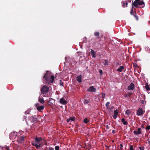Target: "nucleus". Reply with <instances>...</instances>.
<instances>
[{
	"label": "nucleus",
	"mask_w": 150,
	"mask_h": 150,
	"mask_svg": "<svg viewBox=\"0 0 150 150\" xmlns=\"http://www.w3.org/2000/svg\"><path fill=\"white\" fill-rule=\"evenodd\" d=\"M140 0H135L132 3V5L136 8H143L144 6V3L143 0L140 1Z\"/></svg>",
	"instance_id": "obj_1"
},
{
	"label": "nucleus",
	"mask_w": 150,
	"mask_h": 150,
	"mask_svg": "<svg viewBox=\"0 0 150 150\" xmlns=\"http://www.w3.org/2000/svg\"><path fill=\"white\" fill-rule=\"evenodd\" d=\"M50 76L51 74L50 72L48 71H47L44 76L43 78L47 83H49L50 82Z\"/></svg>",
	"instance_id": "obj_2"
},
{
	"label": "nucleus",
	"mask_w": 150,
	"mask_h": 150,
	"mask_svg": "<svg viewBox=\"0 0 150 150\" xmlns=\"http://www.w3.org/2000/svg\"><path fill=\"white\" fill-rule=\"evenodd\" d=\"M49 90V87L46 85H44L41 89V92L43 94H46Z\"/></svg>",
	"instance_id": "obj_3"
},
{
	"label": "nucleus",
	"mask_w": 150,
	"mask_h": 150,
	"mask_svg": "<svg viewBox=\"0 0 150 150\" xmlns=\"http://www.w3.org/2000/svg\"><path fill=\"white\" fill-rule=\"evenodd\" d=\"M31 144L32 146H35L37 149L41 147V142H36L35 141L32 142Z\"/></svg>",
	"instance_id": "obj_4"
},
{
	"label": "nucleus",
	"mask_w": 150,
	"mask_h": 150,
	"mask_svg": "<svg viewBox=\"0 0 150 150\" xmlns=\"http://www.w3.org/2000/svg\"><path fill=\"white\" fill-rule=\"evenodd\" d=\"M35 107L36 109L39 112H41L44 108V106L43 105H40L39 103H36L35 104Z\"/></svg>",
	"instance_id": "obj_5"
},
{
	"label": "nucleus",
	"mask_w": 150,
	"mask_h": 150,
	"mask_svg": "<svg viewBox=\"0 0 150 150\" xmlns=\"http://www.w3.org/2000/svg\"><path fill=\"white\" fill-rule=\"evenodd\" d=\"M94 34L95 36L96 37V38H93L91 39V40L93 42H96V39H99L100 38L99 36L100 33L98 32H95L94 33Z\"/></svg>",
	"instance_id": "obj_6"
},
{
	"label": "nucleus",
	"mask_w": 150,
	"mask_h": 150,
	"mask_svg": "<svg viewBox=\"0 0 150 150\" xmlns=\"http://www.w3.org/2000/svg\"><path fill=\"white\" fill-rule=\"evenodd\" d=\"M29 119L32 122H36L37 120V118L35 115L29 117Z\"/></svg>",
	"instance_id": "obj_7"
},
{
	"label": "nucleus",
	"mask_w": 150,
	"mask_h": 150,
	"mask_svg": "<svg viewBox=\"0 0 150 150\" xmlns=\"http://www.w3.org/2000/svg\"><path fill=\"white\" fill-rule=\"evenodd\" d=\"M144 113L143 110L141 108H139L137 112V115L138 116H140Z\"/></svg>",
	"instance_id": "obj_8"
},
{
	"label": "nucleus",
	"mask_w": 150,
	"mask_h": 150,
	"mask_svg": "<svg viewBox=\"0 0 150 150\" xmlns=\"http://www.w3.org/2000/svg\"><path fill=\"white\" fill-rule=\"evenodd\" d=\"M10 139H13L16 138V134L14 132H11L10 135Z\"/></svg>",
	"instance_id": "obj_9"
},
{
	"label": "nucleus",
	"mask_w": 150,
	"mask_h": 150,
	"mask_svg": "<svg viewBox=\"0 0 150 150\" xmlns=\"http://www.w3.org/2000/svg\"><path fill=\"white\" fill-rule=\"evenodd\" d=\"M59 102L61 104L64 105H66L67 103V101L63 98H61L60 99Z\"/></svg>",
	"instance_id": "obj_10"
},
{
	"label": "nucleus",
	"mask_w": 150,
	"mask_h": 150,
	"mask_svg": "<svg viewBox=\"0 0 150 150\" xmlns=\"http://www.w3.org/2000/svg\"><path fill=\"white\" fill-rule=\"evenodd\" d=\"M96 91V89L94 88L93 86H91L88 89V91L90 92H95Z\"/></svg>",
	"instance_id": "obj_11"
},
{
	"label": "nucleus",
	"mask_w": 150,
	"mask_h": 150,
	"mask_svg": "<svg viewBox=\"0 0 150 150\" xmlns=\"http://www.w3.org/2000/svg\"><path fill=\"white\" fill-rule=\"evenodd\" d=\"M134 88V84L133 83H131L130 85L128 86L127 89L129 90H133Z\"/></svg>",
	"instance_id": "obj_12"
},
{
	"label": "nucleus",
	"mask_w": 150,
	"mask_h": 150,
	"mask_svg": "<svg viewBox=\"0 0 150 150\" xmlns=\"http://www.w3.org/2000/svg\"><path fill=\"white\" fill-rule=\"evenodd\" d=\"M141 129L140 128H139L137 129V131H133L134 133L137 135L141 133Z\"/></svg>",
	"instance_id": "obj_13"
},
{
	"label": "nucleus",
	"mask_w": 150,
	"mask_h": 150,
	"mask_svg": "<svg viewBox=\"0 0 150 150\" xmlns=\"http://www.w3.org/2000/svg\"><path fill=\"white\" fill-rule=\"evenodd\" d=\"M24 137L22 136H20L19 138L18 139V142L19 143H22L23 142L24 140Z\"/></svg>",
	"instance_id": "obj_14"
},
{
	"label": "nucleus",
	"mask_w": 150,
	"mask_h": 150,
	"mask_svg": "<svg viewBox=\"0 0 150 150\" xmlns=\"http://www.w3.org/2000/svg\"><path fill=\"white\" fill-rule=\"evenodd\" d=\"M91 53L93 58L95 57H96V52L93 50L91 49Z\"/></svg>",
	"instance_id": "obj_15"
},
{
	"label": "nucleus",
	"mask_w": 150,
	"mask_h": 150,
	"mask_svg": "<svg viewBox=\"0 0 150 150\" xmlns=\"http://www.w3.org/2000/svg\"><path fill=\"white\" fill-rule=\"evenodd\" d=\"M76 80L79 83H81L82 82V76L80 75L79 76L76 77Z\"/></svg>",
	"instance_id": "obj_16"
},
{
	"label": "nucleus",
	"mask_w": 150,
	"mask_h": 150,
	"mask_svg": "<svg viewBox=\"0 0 150 150\" xmlns=\"http://www.w3.org/2000/svg\"><path fill=\"white\" fill-rule=\"evenodd\" d=\"M39 102L42 104H43L45 103V101L44 100L43 98L39 97L38 98Z\"/></svg>",
	"instance_id": "obj_17"
},
{
	"label": "nucleus",
	"mask_w": 150,
	"mask_h": 150,
	"mask_svg": "<svg viewBox=\"0 0 150 150\" xmlns=\"http://www.w3.org/2000/svg\"><path fill=\"white\" fill-rule=\"evenodd\" d=\"M42 140V138L41 137H36L35 141L36 142H41V141Z\"/></svg>",
	"instance_id": "obj_18"
},
{
	"label": "nucleus",
	"mask_w": 150,
	"mask_h": 150,
	"mask_svg": "<svg viewBox=\"0 0 150 150\" xmlns=\"http://www.w3.org/2000/svg\"><path fill=\"white\" fill-rule=\"evenodd\" d=\"M124 68V66H120V67L117 69V71L119 72H121L122 70Z\"/></svg>",
	"instance_id": "obj_19"
},
{
	"label": "nucleus",
	"mask_w": 150,
	"mask_h": 150,
	"mask_svg": "<svg viewBox=\"0 0 150 150\" xmlns=\"http://www.w3.org/2000/svg\"><path fill=\"white\" fill-rule=\"evenodd\" d=\"M51 79H50V82L51 83H52L54 81V76L52 75V76H51Z\"/></svg>",
	"instance_id": "obj_20"
},
{
	"label": "nucleus",
	"mask_w": 150,
	"mask_h": 150,
	"mask_svg": "<svg viewBox=\"0 0 150 150\" xmlns=\"http://www.w3.org/2000/svg\"><path fill=\"white\" fill-rule=\"evenodd\" d=\"M121 121L124 125H127L128 124L127 122L125 120V119L124 118L122 119Z\"/></svg>",
	"instance_id": "obj_21"
},
{
	"label": "nucleus",
	"mask_w": 150,
	"mask_h": 150,
	"mask_svg": "<svg viewBox=\"0 0 150 150\" xmlns=\"http://www.w3.org/2000/svg\"><path fill=\"white\" fill-rule=\"evenodd\" d=\"M145 88L147 90L150 91V87H149V86L148 85L147 83H146Z\"/></svg>",
	"instance_id": "obj_22"
},
{
	"label": "nucleus",
	"mask_w": 150,
	"mask_h": 150,
	"mask_svg": "<svg viewBox=\"0 0 150 150\" xmlns=\"http://www.w3.org/2000/svg\"><path fill=\"white\" fill-rule=\"evenodd\" d=\"M89 122V120H88L87 118H85L83 120V122L85 123H87Z\"/></svg>",
	"instance_id": "obj_23"
},
{
	"label": "nucleus",
	"mask_w": 150,
	"mask_h": 150,
	"mask_svg": "<svg viewBox=\"0 0 150 150\" xmlns=\"http://www.w3.org/2000/svg\"><path fill=\"white\" fill-rule=\"evenodd\" d=\"M89 102L90 101H89L88 100L86 99H85L83 101V103L84 104H88Z\"/></svg>",
	"instance_id": "obj_24"
},
{
	"label": "nucleus",
	"mask_w": 150,
	"mask_h": 150,
	"mask_svg": "<svg viewBox=\"0 0 150 150\" xmlns=\"http://www.w3.org/2000/svg\"><path fill=\"white\" fill-rule=\"evenodd\" d=\"M131 113V111L129 109L127 110H126L125 112V113L127 115H129Z\"/></svg>",
	"instance_id": "obj_25"
},
{
	"label": "nucleus",
	"mask_w": 150,
	"mask_h": 150,
	"mask_svg": "<svg viewBox=\"0 0 150 150\" xmlns=\"http://www.w3.org/2000/svg\"><path fill=\"white\" fill-rule=\"evenodd\" d=\"M3 149L4 150H9V147L7 146H4L3 147Z\"/></svg>",
	"instance_id": "obj_26"
},
{
	"label": "nucleus",
	"mask_w": 150,
	"mask_h": 150,
	"mask_svg": "<svg viewBox=\"0 0 150 150\" xmlns=\"http://www.w3.org/2000/svg\"><path fill=\"white\" fill-rule=\"evenodd\" d=\"M70 120L74 121L75 120V117L74 116L72 117L69 118Z\"/></svg>",
	"instance_id": "obj_27"
},
{
	"label": "nucleus",
	"mask_w": 150,
	"mask_h": 150,
	"mask_svg": "<svg viewBox=\"0 0 150 150\" xmlns=\"http://www.w3.org/2000/svg\"><path fill=\"white\" fill-rule=\"evenodd\" d=\"M110 103L109 102H108L105 104V106L106 107L107 109H108L109 106L110 105Z\"/></svg>",
	"instance_id": "obj_28"
},
{
	"label": "nucleus",
	"mask_w": 150,
	"mask_h": 150,
	"mask_svg": "<svg viewBox=\"0 0 150 150\" xmlns=\"http://www.w3.org/2000/svg\"><path fill=\"white\" fill-rule=\"evenodd\" d=\"M130 13L131 15H133V14H134V12H133V6H132V9H131V11L130 12Z\"/></svg>",
	"instance_id": "obj_29"
},
{
	"label": "nucleus",
	"mask_w": 150,
	"mask_h": 150,
	"mask_svg": "<svg viewBox=\"0 0 150 150\" xmlns=\"http://www.w3.org/2000/svg\"><path fill=\"white\" fill-rule=\"evenodd\" d=\"M133 16L137 20H138V18L137 16L136 15V12H135L134 13V14H133Z\"/></svg>",
	"instance_id": "obj_30"
},
{
	"label": "nucleus",
	"mask_w": 150,
	"mask_h": 150,
	"mask_svg": "<svg viewBox=\"0 0 150 150\" xmlns=\"http://www.w3.org/2000/svg\"><path fill=\"white\" fill-rule=\"evenodd\" d=\"M105 63L104 64V65L105 66V65H108V61L107 60H105Z\"/></svg>",
	"instance_id": "obj_31"
},
{
	"label": "nucleus",
	"mask_w": 150,
	"mask_h": 150,
	"mask_svg": "<svg viewBox=\"0 0 150 150\" xmlns=\"http://www.w3.org/2000/svg\"><path fill=\"white\" fill-rule=\"evenodd\" d=\"M64 83L63 81H62L61 80H60L59 85L61 86H64Z\"/></svg>",
	"instance_id": "obj_32"
},
{
	"label": "nucleus",
	"mask_w": 150,
	"mask_h": 150,
	"mask_svg": "<svg viewBox=\"0 0 150 150\" xmlns=\"http://www.w3.org/2000/svg\"><path fill=\"white\" fill-rule=\"evenodd\" d=\"M118 113V110H115L114 111V114L117 115Z\"/></svg>",
	"instance_id": "obj_33"
},
{
	"label": "nucleus",
	"mask_w": 150,
	"mask_h": 150,
	"mask_svg": "<svg viewBox=\"0 0 150 150\" xmlns=\"http://www.w3.org/2000/svg\"><path fill=\"white\" fill-rule=\"evenodd\" d=\"M25 114H30V110H27V111H25Z\"/></svg>",
	"instance_id": "obj_34"
},
{
	"label": "nucleus",
	"mask_w": 150,
	"mask_h": 150,
	"mask_svg": "<svg viewBox=\"0 0 150 150\" xmlns=\"http://www.w3.org/2000/svg\"><path fill=\"white\" fill-rule=\"evenodd\" d=\"M59 146H56L55 147V150H59Z\"/></svg>",
	"instance_id": "obj_35"
},
{
	"label": "nucleus",
	"mask_w": 150,
	"mask_h": 150,
	"mask_svg": "<svg viewBox=\"0 0 150 150\" xmlns=\"http://www.w3.org/2000/svg\"><path fill=\"white\" fill-rule=\"evenodd\" d=\"M146 130H149L150 129V126L147 125L146 127Z\"/></svg>",
	"instance_id": "obj_36"
},
{
	"label": "nucleus",
	"mask_w": 150,
	"mask_h": 150,
	"mask_svg": "<svg viewBox=\"0 0 150 150\" xmlns=\"http://www.w3.org/2000/svg\"><path fill=\"white\" fill-rule=\"evenodd\" d=\"M129 150H134L133 148V145H131L130 146Z\"/></svg>",
	"instance_id": "obj_37"
},
{
	"label": "nucleus",
	"mask_w": 150,
	"mask_h": 150,
	"mask_svg": "<svg viewBox=\"0 0 150 150\" xmlns=\"http://www.w3.org/2000/svg\"><path fill=\"white\" fill-rule=\"evenodd\" d=\"M141 102L142 104H144L145 103V101L142 100H141Z\"/></svg>",
	"instance_id": "obj_38"
},
{
	"label": "nucleus",
	"mask_w": 150,
	"mask_h": 150,
	"mask_svg": "<svg viewBox=\"0 0 150 150\" xmlns=\"http://www.w3.org/2000/svg\"><path fill=\"white\" fill-rule=\"evenodd\" d=\"M117 116V115H115V114H114V115L113 116V118L114 119H116Z\"/></svg>",
	"instance_id": "obj_39"
},
{
	"label": "nucleus",
	"mask_w": 150,
	"mask_h": 150,
	"mask_svg": "<svg viewBox=\"0 0 150 150\" xmlns=\"http://www.w3.org/2000/svg\"><path fill=\"white\" fill-rule=\"evenodd\" d=\"M140 150H144V147H139Z\"/></svg>",
	"instance_id": "obj_40"
},
{
	"label": "nucleus",
	"mask_w": 150,
	"mask_h": 150,
	"mask_svg": "<svg viewBox=\"0 0 150 150\" xmlns=\"http://www.w3.org/2000/svg\"><path fill=\"white\" fill-rule=\"evenodd\" d=\"M49 150H54V149L52 147H49L48 149Z\"/></svg>",
	"instance_id": "obj_41"
},
{
	"label": "nucleus",
	"mask_w": 150,
	"mask_h": 150,
	"mask_svg": "<svg viewBox=\"0 0 150 150\" xmlns=\"http://www.w3.org/2000/svg\"><path fill=\"white\" fill-rule=\"evenodd\" d=\"M120 149L121 150H122V147H123V145H122V144H120Z\"/></svg>",
	"instance_id": "obj_42"
},
{
	"label": "nucleus",
	"mask_w": 150,
	"mask_h": 150,
	"mask_svg": "<svg viewBox=\"0 0 150 150\" xmlns=\"http://www.w3.org/2000/svg\"><path fill=\"white\" fill-rule=\"evenodd\" d=\"M133 66L135 67L137 66V64L136 63H134L133 64Z\"/></svg>",
	"instance_id": "obj_43"
},
{
	"label": "nucleus",
	"mask_w": 150,
	"mask_h": 150,
	"mask_svg": "<svg viewBox=\"0 0 150 150\" xmlns=\"http://www.w3.org/2000/svg\"><path fill=\"white\" fill-rule=\"evenodd\" d=\"M122 4L123 7H125V3L124 2H122Z\"/></svg>",
	"instance_id": "obj_44"
},
{
	"label": "nucleus",
	"mask_w": 150,
	"mask_h": 150,
	"mask_svg": "<svg viewBox=\"0 0 150 150\" xmlns=\"http://www.w3.org/2000/svg\"><path fill=\"white\" fill-rule=\"evenodd\" d=\"M147 141L148 144H149V145H150V141L149 140V139L147 140Z\"/></svg>",
	"instance_id": "obj_45"
},
{
	"label": "nucleus",
	"mask_w": 150,
	"mask_h": 150,
	"mask_svg": "<svg viewBox=\"0 0 150 150\" xmlns=\"http://www.w3.org/2000/svg\"><path fill=\"white\" fill-rule=\"evenodd\" d=\"M105 94L104 93L102 94V97L103 98H105Z\"/></svg>",
	"instance_id": "obj_46"
},
{
	"label": "nucleus",
	"mask_w": 150,
	"mask_h": 150,
	"mask_svg": "<svg viewBox=\"0 0 150 150\" xmlns=\"http://www.w3.org/2000/svg\"><path fill=\"white\" fill-rule=\"evenodd\" d=\"M114 108V107H113V106H112L110 108V110H113V108Z\"/></svg>",
	"instance_id": "obj_47"
},
{
	"label": "nucleus",
	"mask_w": 150,
	"mask_h": 150,
	"mask_svg": "<svg viewBox=\"0 0 150 150\" xmlns=\"http://www.w3.org/2000/svg\"><path fill=\"white\" fill-rule=\"evenodd\" d=\"M24 119H25V121H26V122H27V121H26V120H27V119H26L27 117L24 116Z\"/></svg>",
	"instance_id": "obj_48"
},
{
	"label": "nucleus",
	"mask_w": 150,
	"mask_h": 150,
	"mask_svg": "<svg viewBox=\"0 0 150 150\" xmlns=\"http://www.w3.org/2000/svg\"><path fill=\"white\" fill-rule=\"evenodd\" d=\"M106 128L107 129H109V127L108 125H106Z\"/></svg>",
	"instance_id": "obj_49"
},
{
	"label": "nucleus",
	"mask_w": 150,
	"mask_h": 150,
	"mask_svg": "<svg viewBox=\"0 0 150 150\" xmlns=\"http://www.w3.org/2000/svg\"><path fill=\"white\" fill-rule=\"evenodd\" d=\"M99 72L100 74H102L103 72L102 70H99Z\"/></svg>",
	"instance_id": "obj_50"
},
{
	"label": "nucleus",
	"mask_w": 150,
	"mask_h": 150,
	"mask_svg": "<svg viewBox=\"0 0 150 150\" xmlns=\"http://www.w3.org/2000/svg\"><path fill=\"white\" fill-rule=\"evenodd\" d=\"M124 96L125 98H127V95L126 94L124 95Z\"/></svg>",
	"instance_id": "obj_51"
},
{
	"label": "nucleus",
	"mask_w": 150,
	"mask_h": 150,
	"mask_svg": "<svg viewBox=\"0 0 150 150\" xmlns=\"http://www.w3.org/2000/svg\"><path fill=\"white\" fill-rule=\"evenodd\" d=\"M67 122H69V121H70V119H69H69H67Z\"/></svg>",
	"instance_id": "obj_52"
},
{
	"label": "nucleus",
	"mask_w": 150,
	"mask_h": 150,
	"mask_svg": "<svg viewBox=\"0 0 150 150\" xmlns=\"http://www.w3.org/2000/svg\"><path fill=\"white\" fill-rule=\"evenodd\" d=\"M125 4H126V6L125 7H127V5H128V3L127 2H125Z\"/></svg>",
	"instance_id": "obj_53"
},
{
	"label": "nucleus",
	"mask_w": 150,
	"mask_h": 150,
	"mask_svg": "<svg viewBox=\"0 0 150 150\" xmlns=\"http://www.w3.org/2000/svg\"><path fill=\"white\" fill-rule=\"evenodd\" d=\"M131 95H132V93H129V94L128 95V96H129V97H130L131 96Z\"/></svg>",
	"instance_id": "obj_54"
},
{
	"label": "nucleus",
	"mask_w": 150,
	"mask_h": 150,
	"mask_svg": "<svg viewBox=\"0 0 150 150\" xmlns=\"http://www.w3.org/2000/svg\"><path fill=\"white\" fill-rule=\"evenodd\" d=\"M112 133H115V131L114 130H112Z\"/></svg>",
	"instance_id": "obj_55"
},
{
	"label": "nucleus",
	"mask_w": 150,
	"mask_h": 150,
	"mask_svg": "<svg viewBox=\"0 0 150 150\" xmlns=\"http://www.w3.org/2000/svg\"><path fill=\"white\" fill-rule=\"evenodd\" d=\"M103 34H102V35H101V36H100V38H102L103 37Z\"/></svg>",
	"instance_id": "obj_56"
},
{
	"label": "nucleus",
	"mask_w": 150,
	"mask_h": 150,
	"mask_svg": "<svg viewBox=\"0 0 150 150\" xmlns=\"http://www.w3.org/2000/svg\"><path fill=\"white\" fill-rule=\"evenodd\" d=\"M141 127H142V128H144V127H143V125H142V126H141Z\"/></svg>",
	"instance_id": "obj_57"
},
{
	"label": "nucleus",
	"mask_w": 150,
	"mask_h": 150,
	"mask_svg": "<svg viewBox=\"0 0 150 150\" xmlns=\"http://www.w3.org/2000/svg\"><path fill=\"white\" fill-rule=\"evenodd\" d=\"M83 39H84V40H86V37H85V38H84Z\"/></svg>",
	"instance_id": "obj_58"
},
{
	"label": "nucleus",
	"mask_w": 150,
	"mask_h": 150,
	"mask_svg": "<svg viewBox=\"0 0 150 150\" xmlns=\"http://www.w3.org/2000/svg\"><path fill=\"white\" fill-rule=\"evenodd\" d=\"M114 142V140H112V142Z\"/></svg>",
	"instance_id": "obj_59"
},
{
	"label": "nucleus",
	"mask_w": 150,
	"mask_h": 150,
	"mask_svg": "<svg viewBox=\"0 0 150 150\" xmlns=\"http://www.w3.org/2000/svg\"><path fill=\"white\" fill-rule=\"evenodd\" d=\"M61 108H62V106H61Z\"/></svg>",
	"instance_id": "obj_60"
}]
</instances>
